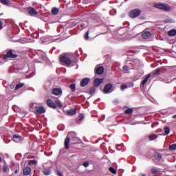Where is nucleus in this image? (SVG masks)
<instances>
[{"label":"nucleus","instance_id":"f257e3e1","mask_svg":"<svg viewBox=\"0 0 176 176\" xmlns=\"http://www.w3.org/2000/svg\"><path fill=\"white\" fill-rule=\"evenodd\" d=\"M60 61L65 64V65H67V67H69V65L72 64V60L64 55L60 56Z\"/></svg>","mask_w":176,"mask_h":176},{"label":"nucleus","instance_id":"f03ea898","mask_svg":"<svg viewBox=\"0 0 176 176\" xmlns=\"http://www.w3.org/2000/svg\"><path fill=\"white\" fill-rule=\"evenodd\" d=\"M142 11L140 9H134L132 10L129 12V16L131 19H135V17H138V16H140V14H141Z\"/></svg>","mask_w":176,"mask_h":176},{"label":"nucleus","instance_id":"7ed1b4c3","mask_svg":"<svg viewBox=\"0 0 176 176\" xmlns=\"http://www.w3.org/2000/svg\"><path fill=\"white\" fill-rule=\"evenodd\" d=\"M155 8L157 9H162V10H166V12H169L171 10L170 6L164 3L155 4Z\"/></svg>","mask_w":176,"mask_h":176},{"label":"nucleus","instance_id":"20e7f679","mask_svg":"<svg viewBox=\"0 0 176 176\" xmlns=\"http://www.w3.org/2000/svg\"><path fill=\"white\" fill-rule=\"evenodd\" d=\"M45 112H46V109H45L43 106H37L34 113L35 115H42V113H45Z\"/></svg>","mask_w":176,"mask_h":176},{"label":"nucleus","instance_id":"39448f33","mask_svg":"<svg viewBox=\"0 0 176 176\" xmlns=\"http://www.w3.org/2000/svg\"><path fill=\"white\" fill-rule=\"evenodd\" d=\"M112 84H107L103 89V92L104 93V94H109L110 93H112Z\"/></svg>","mask_w":176,"mask_h":176},{"label":"nucleus","instance_id":"423d86ee","mask_svg":"<svg viewBox=\"0 0 176 176\" xmlns=\"http://www.w3.org/2000/svg\"><path fill=\"white\" fill-rule=\"evenodd\" d=\"M27 10L30 16H36L37 14H38V12L36 11V10H35V8L32 7H28Z\"/></svg>","mask_w":176,"mask_h":176},{"label":"nucleus","instance_id":"0eeeda50","mask_svg":"<svg viewBox=\"0 0 176 176\" xmlns=\"http://www.w3.org/2000/svg\"><path fill=\"white\" fill-rule=\"evenodd\" d=\"M6 58H17V54H13L12 50L8 51L5 55Z\"/></svg>","mask_w":176,"mask_h":176},{"label":"nucleus","instance_id":"6e6552de","mask_svg":"<svg viewBox=\"0 0 176 176\" xmlns=\"http://www.w3.org/2000/svg\"><path fill=\"white\" fill-rule=\"evenodd\" d=\"M47 105L50 108H53L54 109H56V108H57V104H54V102H53V100H52L51 99H48L47 100Z\"/></svg>","mask_w":176,"mask_h":176},{"label":"nucleus","instance_id":"1a4fd4ad","mask_svg":"<svg viewBox=\"0 0 176 176\" xmlns=\"http://www.w3.org/2000/svg\"><path fill=\"white\" fill-rule=\"evenodd\" d=\"M103 82H104V78H95L94 81V87H98V86H100V85H101V83H102Z\"/></svg>","mask_w":176,"mask_h":176},{"label":"nucleus","instance_id":"9d476101","mask_svg":"<svg viewBox=\"0 0 176 176\" xmlns=\"http://www.w3.org/2000/svg\"><path fill=\"white\" fill-rule=\"evenodd\" d=\"M52 94H54V96H61V94H63V90L60 88H54Z\"/></svg>","mask_w":176,"mask_h":176},{"label":"nucleus","instance_id":"9b49d317","mask_svg":"<svg viewBox=\"0 0 176 176\" xmlns=\"http://www.w3.org/2000/svg\"><path fill=\"white\" fill-rule=\"evenodd\" d=\"M71 141V138H69V136L67 135L64 142V146L65 149H69V142Z\"/></svg>","mask_w":176,"mask_h":176},{"label":"nucleus","instance_id":"f8f14e48","mask_svg":"<svg viewBox=\"0 0 176 176\" xmlns=\"http://www.w3.org/2000/svg\"><path fill=\"white\" fill-rule=\"evenodd\" d=\"M104 71H105V69L102 66H99L96 69L97 75H102L104 74Z\"/></svg>","mask_w":176,"mask_h":176},{"label":"nucleus","instance_id":"ddd939ff","mask_svg":"<svg viewBox=\"0 0 176 176\" xmlns=\"http://www.w3.org/2000/svg\"><path fill=\"white\" fill-rule=\"evenodd\" d=\"M88 84H89V78H83L80 81V86H81V87H85V86H86Z\"/></svg>","mask_w":176,"mask_h":176},{"label":"nucleus","instance_id":"4468645a","mask_svg":"<svg viewBox=\"0 0 176 176\" xmlns=\"http://www.w3.org/2000/svg\"><path fill=\"white\" fill-rule=\"evenodd\" d=\"M152 34H151L150 32H144L142 34V36L144 39H148V38H151V36Z\"/></svg>","mask_w":176,"mask_h":176},{"label":"nucleus","instance_id":"2eb2a0df","mask_svg":"<svg viewBox=\"0 0 176 176\" xmlns=\"http://www.w3.org/2000/svg\"><path fill=\"white\" fill-rule=\"evenodd\" d=\"M31 174V168L27 166L23 168V175L25 176L30 175Z\"/></svg>","mask_w":176,"mask_h":176},{"label":"nucleus","instance_id":"dca6fc26","mask_svg":"<svg viewBox=\"0 0 176 176\" xmlns=\"http://www.w3.org/2000/svg\"><path fill=\"white\" fill-rule=\"evenodd\" d=\"M1 3L5 6H10L12 1L10 0H0Z\"/></svg>","mask_w":176,"mask_h":176},{"label":"nucleus","instance_id":"f3484780","mask_svg":"<svg viewBox=\"0 0 176 176\" xmlns=\"http://www.w3.org/2000/svg\"><path fill=\"white\" fill-rule=\"evenodd\" d=\"M149 78H151V74H148L146 76H144V80L141 82V85L144 86L145 83H146V82H148Z\"/></svg>","mask_w":176,"mask_h":176},{"label":"nucleus","instance_id":"a211bd4d","mask_svg":"<svg viewBox=\"0 0 176 176\" xmlns=\"http://www.w3.org/2000/svg\"><path fill=\"white\" fill-rule=\"evenodd\" d=\"M168 35L169 36H175V35H176V30L175 29H172V30H169L168 32Z\"/></svg>","mask_w":176,"mask_h":176},{"label":"nucleus","instance_id":"6ab92c4d","mask_svg":"<svg viewBox=\"0 0 176 176\" xmlns=\"http://www.w3.org/2000/svg\"><path fill=\"white\" fill-rule=\"evenodd\" d=\"M13 140L14 142H20L21 141V136L15 135L13 136Z\"/></svg>","mask_w":176,"mask_h":176},{"label":"nucleus","instance_id":"aec40b11","mask_svg":"<svg viewBox=\"0 0 176 176\" xmlns=\"http://www.w3.org/2000/svg\"><path fill=\"white\" fill-rule=\"evenodd\" d=\"M154 157L155 160H157V162H160V160H162V154L157 153L154 155Z\"/></svg>","mask_w":176,"mask_h":176},{"label":"nucleus","instance_id":"412c9836","mask_svg":"<svg viewBox=\"0 0 176 176\" xmlns=\"http://www.w3.org/2000/svg\"><path fill=\"white\" fill-rule=\"evenodd\" d=\"M37 107H38V104H31L30 105V108L32 112H35Z\"/></svg>","mask_w":176,"mask_h":176},{"label":"nucleus","instance_id":"4be33fe9","mask_svg":"<svg viewBox=\"0 0 176 176\" xmlns=\"http://www.w3.org/2000/svg\"><path fill=\"white\" fill-rule=\"evenodd\" d=\"M43 173L44 174V175H50V174H52V170H50V169L49 168H44L43 170Z\"/></svg>","mask_w":176,"mask_h":176},{"label":"nucleus","instance_id":"5701e85b","mask_svg":"<svg viewBox=\"0 0 176 176\" xmlns=\"http://www.w3.org/2000/svg\"><path fill=\"white\" fill-rule=\"evenodd\" d=\"M28 164L29 166H36L38 164V161L35 160H29Z\"/></svg>","mask_w":176,"mask_h":176},{"label":"nucleus","instance_id":"b1692460","mask_svg":"<svg viewBox=\"0 0 176 176\" xmlns=\"http://www.w3.org/2000/svg\"><path fill=\"white\" fill-rule=\"evenodd\" d=\"M76 113V110L75 109H70L67 111V115L72 116L73 115H75Z\"/></svg>","mask_w":176,"mask_h":176},{"label":"nucleus","instance_id":"393cba45","mask_svg":"<svg viewBox=\"0 0 176 176\" xmlns=\"http://www.w3.org/2000/svg\"><path fill=\"white\" fill-rule=\"evenodd\" d=\"M157 138V135L155 134H152L148 137L149 141H153L154 140H156Z\"/></svg>","mask_w":176,"mask_h":176},{"label":"nucleus","instance_id":"a878e982","mask_svg":"<svg viewBox=\"0 0 176 176\" xmlns=\"http://www.w3.org/2000/svg\"><path fill=\"white\" fill-rule=\"evenodd\" d=\"M23 86H24V83L23 82L19 83L18 85H16L14 90H19V89H21Z\"/></svg>","mask_w":176,"mask_h":176},{"label":"nucleus","instance_id":"bb28decb","mask_svg":"<svg viewBox=\"0 0 176 176\" xmlns=\"http://www.w3.org/2000/svg\"><path fill=\"white\" fill-rule=\"evenodd\" d=\"M69 88L71 89L72 91L75 92L76 91V85L75 84H71L69 85Z\"/></svg>","mask_w":176,"mask_h":176},{"label":"nucleus","instance_id":"cd10ccee","mask_svg":"<svg viewBox=\"0 0 176 176\" xmlns=\"http://www.w3.org/2000/svg\"><path fill=\"white\" fill-rule=\"evenodd\" d=\"M52 14H54V16H56V14H58V10L57 9V8H54L52 10Z\"/></svg>","mask_w":176,"mask_h":176},{"label":"nucleus","instance_id":"c85d7f7f","mask_svg":"<svg viewBox=\"0 0 176 176\" xmlns=\"http://www.w3.org/2000/svg\"><path fill=\"white\" fill-rule=\"evenodd\" d=\"M164 130L165 133L164 135H168V134H170V127L166 126L164 129Z\"/></svg>","mask_w":176,"mask_h":176},{"label":"nucleus","instance_id":"c756f323","mask_svg":"<svg viewBox=\"0 0 176 176\" xmlns=\"http://www.w3.org/2000/svg\"><path fill=\"white\" fill-rule=\"evenodd\" d=\"M133 111L134 110L133 109H128L125 111V113H126V115H131Z\"/></svg>","mask_w":176,"mask_h":176},{"label":"nucleus","instance_id":"7c9ffc66","mask_svg":"<svg viewBox=\"0 0 176 176\" xmlns=\"http://www.w3.org/2000/svg\"><path fill=\"white\" fill-rule=\"evenodd\" d=\"M96 93V87H92L89 89V94H94Z\"/></svg>","mask_w":176,"mask_h":176},{"label":"nucleus","instance_id":"2f4dec72","mask_svg":"<svg viewBox=\"0 0 176 176\" xmlns=\"http://www.w3.org/2000/svg\"><path fill=\"white\" fill-rule=\"evenodd\" d=\"M55 102L57 104L58 107H59V108H63V103H61V101H60L59 100H56Z\"/></svg>","mask_w":176,"mask_h":176},{"label":"nucleus","instance_id":"473e14b6","mask_svg":"<svg viewBox=\"0 0 176 176\" xmlns=\"http://www.w3.org/2000/svg\"><path fill=\"white\" fill-rule=\"evenodd\" d=\"M170 151H175L176 149V144H172L169 146Z\"/></svg>","mask_w":176,"mask_h":176},{"label":"nucleus","instance_id":"72a5a7b5","mask_svg":"<svg viewBox=\"0 0 176 176\" xmlns=\"http://www.w3.org/2000/svg\"><path fill=\"white\" fill-rule=\"evenodd\" d=\"M85 119V115L83 114H80L78 116V122H82Z\"/></svg>","mask_w":176,"mask_h":176},{"label":"nucleus","instance_id":"f704fd0d","mask_svg":"<svg viewBox=\"0 0 176 176\" xmlns=\"http://www.w3.org/2000/svg\"><path fill=\"white\" fill-rule=\"evenodd\" d=\"M109 170L110 173H112V174H116V170H115L113 167H110Z\"/></svg>","mask_w":176,"mask_h":176},{"label":"nucleus","instance_id":"c9c22d12","mask_svg":"<svg viewBox=\"0 0 176 176\" xmlns=\"http://www.w3.org/2000/svg\"><path fill=\"white\" fill-rule=\"evenodd\" d=\"M8 170H9V167H8L6 166H3V173H8Z\"/></svg>","mask_w":176,"mask_h":176},{"label":"nucleus","instance_id":"e433bc0d","mask_svg":"<svg viewBox=\"0 0 176 176\" xmlns=\"http://www.w3.org/2000/svg\"><path fill=\"white\" fill-rule=\"evenodd\" d=\"M84 38L85 41H87V39H89V31L86 32L85 34L84 35Z\"/></svg>","mask_w":176,"mask_h":176},{"label":"nucleus","instance_id":"4c0bfd02","mask_svg":"<svg viewBox=\"0 0 176 176\" xmlns=\"http://www.w3.org/2000/svg\"><path fill=\"white\" fill-rule=\"evenodd\" d=\"M151 173H152V174H157L159 173V170H157L155 168H153V169H151Z\"/></svg>","mask_w":176,"mask_h":176},{"label":"nucleus","instance_id":"58836bf2","mask_svg":"<svg viewBox=\"0 0 176 176\" xmlns=\"http://www.w3.org/2000/svg\"><path fill=\"white\" fill-rule=\"evenodd\" d=\"M122 69H124V71H129L130 69V67H129V66L125 65L122 67Z\"/></svg>","mask_w":176,"mask_h":176},{"label":"nucleus","instance_id":"ea45409f","mask_svg":"<svg viewBox=\"0 0 176 176\" xmlns=\"http://www.w3.org/2000/svg\"><path fill=\"white\" fill-rule=\"evenodd\" d=\"M128 86L126 85H122L121 86V90L123 91V90H125V89H127Z\"/></svg>","mask_w":176,"mask_h":176},{"label":"nucleus","instance_id":"a19ab883","mask_svg":"<svg viewBox=\"0 0 176 176\" xmlns=\"http://www.w3.org/2000/svg\"><path fill=\"white\" fill-rule=\"evenodd\" d=\"M82 166H84V167H89V162H84Z\"/></svg>","mask_w":176,"mask_h":176},{"label":"nucleus","instance_id":"79ce46f5","mask_svg":"<svg viewBox=\"0 0 176 176\" xmlns=\"http://www.w3.org/2000/svg\"><path fill=\"white\" fill-rule=\"evenodd\" d=\"M3 28V22L0 21V30H2Z\"/></svg>","mask_w":176,"mask_h":176},{"label":"nucleus","instance_id":"37998d69","mask_svg":"<svg viewBox=\"0 0 176 176\" xmlns=\"http://www.w3.org/2000/svg\"><path fill=\"white\" fill-rule=\"evenodd\" d=\"M86 27H87V24H85V23L81 24V28H86Z\"/></svg>","mask_w":176,"mask_h":176},{"label":"nucleus","instance_id":"c03bdc74","mask_svg":"<svg viewBox=\"0 0 176 176\" xmlns=\"http://www.w3.org/2000/svg\"><path fill=\"white\" fill-rule=\"evenodd\" d=\"M113 104H114L115 105H118V104H119V101H118V100H114V101H113Z\"/></svg>","mask_w":176,"mask_h":176},{"label":"nucleus","instance_id":"a18cd8bd","mask_svg":"<svg viewBox=\"0 0 176 176\" xmlns=\"http://www.w3.org/2000/svg\"><path fill=\"white\" fill-rule=\"evenodd\" d=\"M57 175H58V176H63V173H62L61 172H60V171H58V172H57Z\"/></svg>","mask_w":176,"mask_h":176},{"label":"nucleus","instance_id":"49530a36","mask_svg":"<svg viewBox=\"0 0 176 176\" xmlns=\"http://www.w3.org/2000/svg\"><path fill=\"white\" fill-rule=\"evenodd\" d=\"M173 119H176V114L175 115H174V116H173Z\"/></svg>","mask_w":176,"mask_h":176},{"label":"nucleus","instance_id":"de8ad7c7","mask_svg":"<svg viewBox=\"0 0 176 176\" xmlns=\"http://www.w3.org/2000/svg\"><path fill=\"white\" fill-rule=\"evenodd\" d=\"M17 173H19V170H16L14 171V174H17Z\"/></svg>","mask_w":176,"mask_h":176},{"label":"nucleus","instance_id":"09e8293b","mask_svg":"<svg viewBox=\"0 0 176 176\" xmlns=\"http://www.w3.org/2000/svg\"><path fill=\"white\" fill-rule=\"evenodd\" d=\"M1 162H2V157H0V163H1Z\"/></svg>","mask_w":176,"mask_h":176},{"label":"nucleus","instance_id":"8fccbe9b","mask_svg":"<svg viewBox=\"0 0 176 176\" xmlns=\"http://www.w3.org/2000/svg\"><path fill=\"white\" fill-rule=\"evenodd\" d=\"M3 14V13H1V14H0V16H2Z\"/></svg>","mask_w":176,"mask_h":176},{"label":"nucleus","instance_id":"3c124183","mask_svg":"<svg viewBox=\"0 0 176 176\" xmlns=\"http://www.w3.org/2000/svg\"><path fill=\"white\" fill-rule=\"evenodd\" d=\"M142 176H146L144 174H142Z\"/></svg>","mask_w":176,"mask_h":176},{"label":"nucleus","instance_id":"603ef678","mask_svg":"<svg viewBox=\"0 0 176 176\" xmlns=\"http://www.w3.org/2000/svg\"><path fill=\"white\" fill-rule=\"evenodd\" d=\"M155 75H157V73H155Z\"/></svg>","mask_w":176,"mask_h":176}]
</instances>
